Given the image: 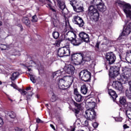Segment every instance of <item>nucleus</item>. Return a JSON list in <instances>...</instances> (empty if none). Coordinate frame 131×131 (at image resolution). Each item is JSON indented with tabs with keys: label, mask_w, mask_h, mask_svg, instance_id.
<instances>
[{
	"label": "nucleus",
	"mask_w": 131,
	"mask_h": 131,
	"mask_svg": "<svg viewBox=\"0 0 131 131\" xmlns=\"http://www.w3.org/2000/svg\"><path fill=\"white\" fill-rule=\"evenodd\" d=\"M83 57H84V55L83 53L74 54L72 55V60H75L78 63V65H80V64H83L84 63Z\"/></svg>",
	"instance_id": "nucleus-9"
},
{
	"label": "nucleus",
	"mask_w": 131,
	"mask_h": 131,
	"mask_svg": "<svg viewBox=\"0 0 131 131\" xmlns=\"http://www.w3.org/2000/svg\"><path fill=\"white\" fill-rule=\"evenodd\" d=\"M129 85H130V86H131V81L129 82Z\"/></svg>",
	"instance_id": "nucleus-60"
},
{
	"label": "nucleus",
	"mask_w": 131,
	"mask_h": 131,
	"mask_svg": "<svg viewBox=\"0 0 131 131\" xmlns=\"http://www.w3.org/2000/svg\"><path fill=\"white\" fill-rule=\"evenodd\" d=\"M119 67H114L111 68V70L110 71V75L112 76V77H116L119 74Z\"/></svg>",
	"instance_id": "nucleus-14"
},
{
	"label": "nucleus",
	"mask_w": 131,
	"mask_h": 131,
	"mask_svg": "<svg viewBox=\"0 0 131 131\" xmlns=\"http://www.w3.org/2000/svg\"><path fill=\"white\" fill-rule=\"evenodd\" d=\"M61 74L62 72H61V71H57L53 73V77H55V76L59 77V76H61Z\"/></svg>",
	"instance_id": "nucleus-27"
},
{
	"label": "nucleus",
	"mask_w": 131,
	"mask_h": 131,
	"mask_svg": "<svg viewBox=\"0 0 131 131\" xmlns=\"http://www.w3.org/2000/svg\"><path fill=\"white\" fill-rule=\"evenodd\" d=\"M28 71H31V69L28 68Z\"/></svg>",
	"instance_id": "nucleus-59"
},
{
	"label": "nucleus",
	"mask_w": 131,
	"mask_h": 131,
	"mask_svg": "<svg viewBox=\"0 0 131 131\" xmlns=\"http://www.w3.org/2000/svg\"><path fill=\"white\" fill-rule=\"evenodd\" d=\"M2 82L0 81V84H2Z\"/></svg>",
	"instance_id": "nucleus-64"
},
{
	"label": "nucleus",
	"mask_w": 131,
	"mask_h": 131,
	"mask_svg": "<svg viewBox=\"0 0 131 131\" xmlns=\"http://www.w3.org/2000/svg\"><path fill=\"white\" fill-rule=\"evenodd\" d=\"M131 32V27L127 25L126 27H124L123 28V30L121 34V35L119 36L118 39L120 40V39H122V38H125V37L127 35H128Z\"/></svg>",
	"instance_id": "nucleus-11"
},
{
	"label": "nucleus",
	"mask_w": 131,
	"mask_h": 131,
	"mask_svg": "<svg viewBox=\"0 0 131 131\" xmlns=\"http://www.w3.org/2000/svg\"><path fill=\"white\" fill-rule=\"evenodd\" d=\"M104 40H107V38H104Z\"/></svg>",
	"instance_id": "nucleus-61"
},
{
	"label": "nucleus",
	"mask_w": 131,
	"mask_h": 131,
	"mask_svg": "<svg viewBox=\"0 0 131 131\" xmlns=\"http://www.w3.org/2000/svg\"><path fill=\"white\" fill-rule=\"evenodd\" d=\"M83 60H84V62L85 61H86L87 62H90V61H91V56H85V57H83Z\"/></svg>",
	"instance_id": "nucleus-35"
},
{
	"label": "nucleus",
	"mask_w": 131,
	"mask_h": 131,
	"mask_svg": "<svg viewBox=\"0 0 131 131\" xmlns=\"http://www.w3.org/2000/svg\"><path fill=\"white\" fill-rule=\"evenodd\" d=\"M126 102L125 98L124 97H121L120 98V103L122 104V105H124Z\"/></svg>",
	"instance_id": "nucleus-31"
},
{
	"label": "nucleus",
	"mask_w": 131,
	"mask_h": 131,
	"mask_svg": "<svg viewBox=\"0 0 131 131\" xmlns=\"http://www.w3.org/2000/svg\"><path fill=\"white\" fill-rule=\"evenodd\" d=\"M125 96L128 100H131V86L125 91Z\"/></svg>",
	"instance_id": "nucleus-24"
},
{
	"label": "nucleus",
	"mask_w": 131,
	"mask_h": 131,
	"mask_svg": "<svg viewBox=\"0 0 131 131\" xmlns=\"http://www.w3.org/2000/svg\"><path fill=\"white\" fill-rule=\"evenodd\" d=\"M74 105L77 107V109H80V104L77 103L75 102H74Z\"/></svg>",
	"instance_id": "nucleus-41"
},
{
	"label": "nucleus",
	"mask_w": 131,
	"mask_h": 131,
	"mask_svg": "<svg viewBox=\"0 0 131 131\" xmlns=\"http://www.w3.org/2000/svg\"><path fill=\"white\" fill-rule=\"evenodd\" d=\"M18 91L21 95H23L24 96H25L27 95V101L30 100V99H31V97L33 95V93L32 91L31 92H26V91H25L24 90L22 89H18Z\"/></svg>",
	"instance_id": "nucleus-16"
},
{
	"label": "nucleus",
	"mask_w": 131,
	"mask_h": 131,
	"mask_svg": "<svg viewBox=\"0 0 131 131\" xmlns=\"http://www.w3.org/2000/svg\"><path fill=\"white\" fill-rule=\"evenodd\" d=\"M70 4L73 7L74 9L78 5L77 2L75 0H73V1H70Z\"/></svg>",
	"instance_id": "nucleus-29"
},
{
	"label": "nucleus",
	"mask_w": 131,
	"mask_h": 131,
	"mask_svg": "<svg viewBox=\"0 0 131 131\" xmlns=\"http://www.w3.org/2000/svg\"><path fill=\"white\" fill-rule=\"evenodd\" d=\"M128 63L127 62H125V64L126 65Z\"/></svg>",
	"instance_id": "nucleus-63"
},
{
	"label": "nucleus",
	"mask_w": 131,
	"mask_h": 131,
	"mask_svg": "<svg viewBox=\"0 0 131 131\" xmlns=\"http://www.w3.org/2000/svg\"><path fill=\"white\" fill-rule=\"evenodd\" d=\"M88 101H89V103H91L92 102H93V98L90 97L89 98H88L85 101L86 104H88Z\"/></svg>",
	"instance_id": "nucleus-42"
},
{
	"label": "nucleus",
	"mask_w": 131,
	"mask_h": 131,
	"mask_svg": "<svg viewBox=\"0 0 131 131\" xmlns=\"http://www.w3.org/2000/svg\"><path fill=\"white\" fill-rule=\"evenodd\" d=\"M86 106H87V107H88L90 110H92V109H94L96 107V102L94 101L90 102V101L88 100Z\"/></svg>",
	"instance_id": "nucleus-20"
},
{
	"label": "nucleus",
	"mask_w": 131,
	"mask_h": 131,
	"mask_svg": "<svg viewBox=\"0 0 131 131\" xmlns=\"http://www.w3.org/2000/svg\"><path fill=\"white\" fill-rule=\"evenodd\" d=\"M8 100H9V101H11V102H13V100L11 99V98H10L9 97H8Z\"/></svg>",
	"instance_id": "nucleus-53"
},
{
	"label": "nucleus",
	"mask_w": 131,
	"mask_h": 131,
	"mask_svg": "<svg viewBox=\"0 0 131 131\" xmlns=\"http://www.w3.org/2000/svg\"><path fill=\"white\" fill-rule=\"evenodd\" d=\"M123 71V73L122 74L121 81H114L113 83V87L114 89H115L117 91H118L120 93H122V91H123V85L126 83L127 81H128V79H129V75L130 74V69L128 68L127 66H125L122 70Z\"/></svg>",
	"instance_id": "nucleus-1"
},
{
	"label": "nucleus",
	"mask_w": 131,
	"mask_h": 131,
	"mask_svg": "<svg viewBox=\"0 0 131 131\" xmlns=\"http://www.w3.org/2000/svg\"><path fill=\"white\" fill-rule=\"evenodd\" d=\"M123 128L124 129H125L126 128H128L129 127L127 126L126 124L123 125Z\"/></svg>",
	"instance_id": "nucleus-48"
},
{
	"label": "nucleus",
	"mask_w": 131,
	"mask_h": 131,
	"mask_svg": "<svg viewBox=\"0 0 131 131\" xmlns=\"http://www.w3.org/2000/svg\"><path fill=\"white\" fill-rule=\"evenodd\" d=\"M79 76L80 77V79L83 81H91L92 74L89 71L84 70L79 73Z\"/></svg>",
	"instance_id": "nucleus-6"
},
{
	"label": "nucleus",
	"mask_w": 131,
	"mask_h": 131,
	"mask_svg": "<svg viewBox=\"0 0 131 131\" xmlns=\"http://www.w3.org/2000/svg\"><path fill=\"white\" fill-rule=\"evenodd\" d=\"M75 100L76 102H80L82 101V96L80 94H78L74 96Z\"/></svg>",
	"instance_id": "nucleus-26"
},
{
	"label": "nucleus",
	"mask_w": 131,
	"mask_h": 131,
	"mask_svg": "<svg viewBox=\"0 0 131 131\" xmlns=\"http://www.w3.org/2000/svg\"><path fill=\"white\" fill-rule=\"evenodd\" d=\"M116 121L120 122L122 121V119L121 118H116L115 119Z\"/></svg>",
	"instance_id": "nucleus-47"
},
{
	"label": "nucleus",
	"mask_w": 131,
	"mask_h": 131,
	"mask_svg": "<svg viewBox=\"0 0 131 131\" xmlns=\"http://www.w3.org/2000/svg\"><path fill=\"white\" fill-rule=\"evenodd\" d=\"M52 35L55 39H57V38H59V36H60V34L58 32H54Z\"/></svg>",
	"instance_id": "nucleus-30"
},
{
	"label": "nucleus",
	"mask_w": 131,
	"mask_h": 131,
	"mask_svg": "<svg viewBox=\"0 0 131 131\" xmlns=\"http://www.w3.org/2000/svg\"><path fill=\"white\" fill-rule=\"evenodd\" d=\"M20 28L21 30L23 29V26H22V25L20 26Z\"/></svg>",
	"instance_id": "nucleus-55"
},
{
	"label": "nucleus",
	"mask_w": 131,
	"mask_h": 131,
	"mask_svg": "<svg viewBox=\"0 0 131 131\" xmlns=\"http://www.w3.org/2000/svg\"><path fill=\"white\" fill-rule=\"evenodd\" d=\"M108 94L112 97L113 101H115L116 100V98L118 97L116 92L112 89L108 90Z\"/></svg>",
	"instance_id": "nucleus-19"
},
{
	"label": "nucleus",
	"mask_w": 131,
	"mask_h": 131,
	"mask_svg": "<svg viewBox=\"0 0 131 131\" xmlns=\"http://www.w3.org/2000/svg\"><path fill=\"white\" fill-rule=\"evenodd\" d=\"M2 25H3V22L0 21V26H2Z\"/></svg>",
	"instance_id": "nucleus-57"
},
{
	"label": "nucleus",
	"mask_w": 131,
	"mask_h": 131,
	"mask_svg": "<svg viewBox=\"0 0 131 131\" xmlns=\"http://www.w3.org/2000/svg\"><path fill=\"white\" fill-rule=\"evenodd\" d=\"M75 128H73L70 131H75Z\"/></svg>",
	"instance_id": "nucleus-56"
},
{
	"label": "nucleus",
	"mask_w": 131,
	"mask_h": 131,
	"mask_svg": "<svg viewBox=\"0 0 131 131\" xmlns=\"http://www.w3.org/2000/svg\"><path fill=\"white\" fill-rule=\"evenodd\" d=\"M74 11H75V12H77V13L83 12V7L78 6V5H77L74 8Z\"/></svg>",
	"instance_id": "nucleus-23"
},
{
	"label": "nucleus",
	"mask_w": 131,
	"mask_h": 131,
	"mask_svg": "<svg viewBox=\"0 0 131 131\" xmlns=\"http://www.w3.org/2000/svg\"><path fill=\"white\" fill-rule=\"evenodd\" d=\"M57 3L59 6V9L61 10V12L62 14L65 16V15H67L68 14V9L66 8V5H65V3L63 2H62L61 0H56Z\"/></svg>",
	"instance_id": "nucleus-12"
},
{
	"label": "nucleus",
	"mask_w": 131,
	"mask_h": 131,
	"mask_svg": "<svg viewBox=\"0 0 131 131\" xmlns=\"http://www.w3.org/2000/svg\"><path fill=\"white\" fill-rule=\"evenodd\" d=\"M79 36L80 38H75L70 40L69 38H67V40H70L71 43L75 46V47H77L79 46V45H81V43L83 41H85V42H89L90 41V36L86 33L82 32L79 34Z\"/></svg>",
	"instance_id": "nucleus-2"
},
{
	"label": "nucleus",
	"mask_w": 131,
	"mask_h": 131,
	"mask_svg": "<svg viewBox=\"0 0 131 131\" xmlns=\"http://www.w3.org/2000/svg\"><path fill=\"white\" fill-rule=\"evenodd\" d=\"M100 46V43L99 42H97L95 45V48H97V49H99V47Z\"/></svg>",
	"instance_id": "nucleus-50"
},
{
	"label": "nucleus",
	"mask_w": 131,
	"mask_h": 131,
	"mask_svg": "<svg viewBox=\"0 0 131 131\" xmlns=\"http://www.w3.org/2000/svg\"><path fill=\"white\" fill-rule=\"evenodd\" d=\"M79 109L80 108H74L73 109V112L75 113V116L77 117V115L79 113Z\"/></svg>",
	"instance_id": "nucleus-34"
},
{
	"label": "nucleus",
	"mask_w": 131,
	"mask_h": 131,
	"mask_svg": "<svg viewBox=\"0 0 131 131\" xmlns=\"http://www.w3.org/2000/svg\"><path fill=\"white\" fill-rule=\"evenodd\" d=\"M36 122L37 123H42V122H43L41 120H40V119L37 118L36 119Z\"/></svg>",
	"instance_id": "nucleus-46"
},
{
	"label": "nucleus",
	"mask_w": 131,
	"mask_h": 131,
	"mask_svg": "<svg viewBox=\"0 0 131 131\" xmlns=\"http://www.w3.org/2000/svg\"><path fill=\"white\" fill-rule=\"evenodd\" d=\"M19 75H20V74L19 72H14L12 74V76L11 77V80H16L17 78L19 77Z\"/></svg>",
	"instance_id": "nucleus-25"
},
{
	"label": "nucleus",
	"mask_w": 131,
	"mask_h": 131,
	"mask_svg": "<svg viewBox=\"0 0 131 131\" xmlns=\"http://www.w3.org/2000/svg\"><path fill=\"white\" fill-rule=\"evenodd\" d=\"M83 125H84V126H89V119L86 120L84 122Z\"/></svg>",
	"instance_id": "nucleus-43"
},
{
	"label": "nucleus",
	"mask_w": 131,
	"mask_h": 131,
	"mask_svg": "<svg viewBox=\"0 0 131 131\" xmlns=\"http://www.w3.org/2000/svg\"><path fill=\"white\" fill-rule=\"evenodd\" d=\"M46 106H49V104H46Z\"/></svg>",
	"instance_id": "nucleus-62"
},
{
	"label": "nucleus",
	"mask_w": 131,
	"mask_h": 131,
	"mask_svg": "<svg viewBox=\"0 0 131 131\" xmlns=\"http://www.w3.org/2000/svg\"><path fill=\"white\" fill-rule=\"evenodd\" d=\"M50 126H51V127H52V128H53V129H54L55 130V126H54V125L51 124Z\"/></svg>",
	"instance_id": "nucleus-51"
},
{
	"label": "nucleus",
	"mask_w": 131,
	"mask_h": 131,
	"mask_svg": "<svg viewBox=\"0 0 131 131\" xmlns=\"http://www.w3.org/2000/svg\"><path fill=\"white\" fill-rule=\"evenodd\" d=\"M37 17H36V15H34L32 17L31 21L32 22H37Z\"/></svg>",
	"instance_id": "nucleus-36"
},
{
	"label": "nucleus",
	"mask_w": 131,
	"mask_h": 131,
	"mask_svg": "<svg viewBox=\"0 0 131 131\" xmlns=\"http://www.w3.org/2000/svg\"><path fill=\"white\" fill-rule=\"evenodd\" d=\"M88 15L95 22H97L99 20L100 14L98 10L95 8V7L93 5L89 6L88 8Z\"/></svg>",
	"instance_id": "nucleus-4"
},
{
	"label": "nucleus",
	"mask_w": 131,
	"mask_h": 131,
	"mask_svg": "<svg viewBox=\"0 0 131 131\" xmlns=\"http://www.w3.org/2000/svg\"><path fill=\"white\" fill-rule=\"evenodd\" d=\"M0 48L2 51H4L8 48V46H7L6 45H2Z\"/></svg>",
	"instance_id": "nucleus-38"
},
{
	"label": "nucleus",
	"mask_w": 131,
	"mask_h": 131,
	"mask_svg": "<svg viewBox=\"0 0 131 131\" xmlns=\"http://www.w3.org/2000/svg\"><path fill=\"white\" fill-rule=\"evenodd\" d=\"M99 125V124H98V123L97 122H95L93 124V127H94V128H97V127H98Z\"/></svg>",
	"instance_id": "nucleus-45"
},
{
	"label": "nucleus",
	"mask_w": 131,
	"mask_h": 131,
	"mask_svg": "<svg viewBox=\"0 0 131 131\" xmlns=\"http://www.w3.org/2000/svg\"><path fill=\"white\" fill-rule=\"evenodd\" d=\"M125 24H127V23H128V20H126L125 21Z\"/></svg>",
	"instance_id": "nucleus-54"
},
{
	"label": "nucleus",
	"mask_w": 131,
	"mask_h": 131,
	"mask_svg": "<svg viewBox=\"0 0 131 131\" xmlns=\"http://www.w3.org/2000/svg\"><path fill=\"white\" fill-rule=\"evenodd\" d=\"M8 115L9 116L10 118H12V119L16 118V114L14 113V112H8Z\"/></svg>",
	"instance_id": "nucleus-28"
},
{
	"label": "nucleus",
	"mask_w": 131,
	"mask_h": 131,
	"mask_svg": "<svg viewBox=\"0 0 131 131\" xmlns=\"http://www.w3.org/2000/svg\"><path fill=\"white\" fill-rule=\"evenodd\" d=\"M105 58L110 65L114 64L115 61H116V56L113 52H108L106 53Z\"/></svg>",
	"instance_id": "nucleus-10"
},
{
	"label": "nucleus",
	"mask_w": 131,
	"mask_h": 131,
	"mask_svg": "<svg viewBox=\"0 0 131 131\" xmlns=\"http://www.w3.org/2000/svg\"><path fill=\"white\" fill-rule=\"evenodd\" d=\"M74 78L73 76H64L58 81V86L60 90H67L72 84Z\"/></svg>",
	"instance_id": "nucleus-3"
},
{
	"label": "nucleus",
	"mask_w": 131,
	"mask_h": 131,
	"mask_svg": "<svg viewBox=\"0 0 131 131\" xmlns=\"http://www.w3.org/2000/svg\"><path fill=\"white\" fill-rule=\"evenodd\" d=\"M88 87H86V85L83 84L81 87V92L83 95H86L88 93Z\"/></svg>",
	"instance_id": "nucleus-21"
},
{
	"label": "nucleus",
	"mask_w": 131,
	"mask_h": 131,
	"mask_svg": "<svg viewBox=\"0 0 131 131\" xmlns=\"http://www.w3.org/2000/svg\"><path fill=\"white\" fill-rule=\"evenodd\" d=\"M67 35H68L69 37L74 39V38H76V33H74L73 31H69L67 33Z\"/></svg>",
	"instance_id": "nucleus-22"
},
{
	"label": "nucleus",
	"mask_w": 131,
	"mask_h": 131,
	"mask_svg": "<svg viewBox=\"0 0 131 131\" xmlns=\"http://www.w3.org/2000/svg\"><path fill=\"white\" fill-rule=\"evenodd\" d=\"M30 78L33 83H35V82H36V80L35 79V76L34 75H30Z\"/></svg>",
	"instance_id": "nucleus-32"
},
{
	"label": "nucleus",
	"mask_w": 131,
	"mask_h": 131,
	"mask_svg": "<svg viewBox=\"0 0 131 131\" xmlns=\"http://www.w3.org/2000/svg\"><path fill=\"white\" fill-rule=\"evenodd\" d=\"M127 108L128 109H131V103H128L127 104Z\"/></svg>",
	"instance_id": "nucleus-49"
},
{
	"label": "nucleus",
	"mask_w": 131,
	"mask_h": 131,
	"mask_svg": "<svg viewBox=\"0 0 131 131\" xmlns=\"http://www.w3.org/2000/svg\"><path fill=\"white\" fill-rule=\"evenodd\" d=\"M56 100H57V98L56 97V95L53 94L51 97V99H50V101L53 102H56Z\"/></svg>",
	"instance_id": "nucleus-37"
},
{
	"label": "nucleus",
	"mask_w": 131,
	"mask_h": 131,
	"mask_svg": "<svg viewBox=\"0 0 131 131\" xmlns=\"http://www.w3.org/2000/svg\"><path fill=\"white\" fill-rule=\"evenodd\" d=\"M96 6L97 7V9L100 12H105L106 11V6H105L103 3H101L99 2V3L98 4H97Z\"/></svg>",
	"instance_id": "nucleus-17"
},
{
	"label": "nucleus",
	"mask_w": 131,
	"mask_h": 131,
	"mask_svg": "<svg viewBox=\"0 0 131 131\" xmlns=\"http://www.w3.org/2000/svg\"><path fill=\"white\" fill-rule=\"evenodd\" d=\"M14 129L15 131H24L23 128L18 127H14Z\"/></svg>",
	"instance_id": "nucleus-39"
},
{
	"label": "nucleus",
	"mask_w": 131,
	"mask_h": 131,
	"mask_svg": "<svg viewBox=\"0 0 131 131\" xmlns=\"http://www.w3.org/2000/svg\"><path fill=\"white\" fill-rule=\"evenodd\" d=\"M30 90H31V88L30 87H28L26 89V91H30Z\"/></svg>",
	"instance_id": "nucleus-52"
},
{
	"label": "nucleus",
	"mask_w": 131,
	"mask_h": 131,
	"mask_svg": "<svg viewBox=\"0 0 131 131\" xmlns=\"http://www.w3.org/2000/svg\"><path fill=\"white\" fill-rule=\"evenodd\" d=\"M22 23L24 24H25L27 27H30V25H31V23L30 22V20H29V18L28 17L25 16L23 17L21 19Z\"/></svg>",
	"instance_id": "nucleus-18"
},
{
	"label": "nucleus",
	"mask_w": 131,
	"mask_h": 131,
	"mask_svg": "<svg viewBox=\"0 0 131 131\" xmlns=\"http://www.w3.org/2000/svg\"><path fill=\"white\" fill-rule=\"evenodd\" d=\"M74 96H76L77 95H79V94L78 93V91L77 90V89H75L74 91Z\"/></svg>",
	"instance_id": "nucleus-44"
},
{
	"label": "nucleus",
	"mask_w": 131,
	"mask_h": 131,
	"mask_svg": "<svg viewBox=\"0 0 131 131\" xmlns=\"http://www.w3.org/2000/svg\"><path fill=\"white\" fill-rule=\"evenodd\" d=\"M97 3H99V2H102V0H97Z\"/></svg>",
	"instance_id": "nucleus-58"
},
{
	"label": "nucleus",
	"mask_w": 131,
	"mask_h": 131,
	"mask_svg": "<svg viewBox=\"0 0 131 131\" xmlns=\"http://www.w3.org/2000/svg\"><path fill=\"white\" fill-rule=\"evenodd\" d=\"M4 125V119L0 117V127H2Z\"/></svg>",
	"instance_id": "nucleus-40"
},
{
	"label": "nucleus",
	"mask_w": 131,
	"mask_h": 131,
	"mask_svg": "<svg viewBox=\"0 0 131 131\" xmlns=\"http://www.w3.org/2000/svg\"><path fill=\"white\" fill-rule=\"evenodd\" d=\"M117 4L122 7L123 11L125 13L126 17H131V6L129 4H126L125 2L117 1Z\"/></svg>",
	"instance_id": "nucleus-5"
},
{
	"label": "nucleus",
	"mask_w": 131,
	"mask_h": 131,
	"mask_svg": "<svg viewBox=\"0 0 131 131\" xmlns=\"http://www.w3.org/2000/svg\"><path fill=\"white\" fill-rule=\"evenodd\" d=\"M84 116L89 120H94L97 116L94 109H88L85 112Z\"/></svg>",
	"instance_id": "nucleus-8"
},
{
	"label": "nucleus",
	"mask_w": 131,
	"mask_h": 131,
	"mask_svg": "<svg viewBox=\"0 0 131 131\" xmlns=\"http://www.w3.org/2000/svg\"><path fill=\"white\" fill-rule=\"evenodd\" d=\"M64 70L66 73L68 74H71V75L74 74V72L75 71V68L71 64H69L64 67Z\"/></svg>",
	"instance_id": "nucleus-15"
},
{
	"label": "nucleus",
	"mask_w": 131,
	"mask_h": 131,
	"mask_svg": "<svg viewBox=\"0 0 131 131\" xmlns=\"http://www.w3.org/2000/svg\"><path fill=\"white\" fill-rule=\"evenodd\" d=\"M63 40H66V39H65L64 35H62L60 36L59 39L58 41V43H61V42H62V41H63Z\"/></svg>",
	"instance_id": "nucleus-33"
},
{
	"label": "nucleus",
	"mask_w": 131,
	"mask_h": 131,
	"mask_svg": "<svg viewBox=\"0 0 131 131\" xmlns=\"http://www.w3.org/2000/svg\"><path fill=\"white\" fill-rule=\"evenodd\" d=\"M72 21L74 24H76L79 27H83L84 25V21L82 20V18L78 16V15L74 16Z\"/></svg>",
	"instance_id": "nucleus-13"
},
{
	"label": "nucleus",
	"mask_w": 131,
	"mask_h": 131,
	"mask_svg": "<svg viewBox=\"0 0 131 131\" xmlns=\"http://www.w3.org/2000/svg\"><path fill=\"white\" fill-rule=\"evenodd\" d=\"M57 55L60 58L64 57V56L70 55V48L69 47H61L58 49Z\"/></svg>",
	"instance_id": "nucleus-7"
}]
</instances>
